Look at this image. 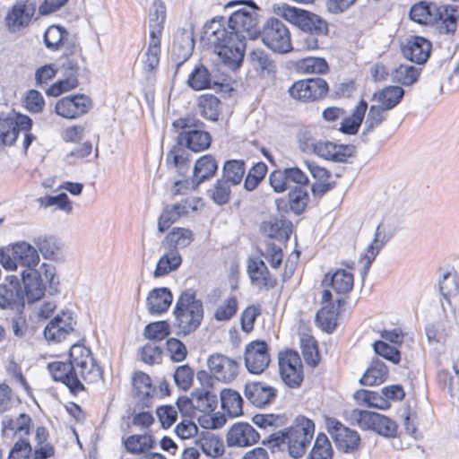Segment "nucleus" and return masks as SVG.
Here are the masks:
<instances>
[{
  "instance_id": "a19ab883",
  "label": "nucleus",
  "mask_w": 459,
  "mask_h": 459,
  "mask_svg": "<svg viewBox=\"0 0 459 459\" xmlns=\"http://www.w3.org/2000/svg\"><path fill=\"white\" fill-rule=\"evenodd\" d=\"M404 91L399 86H388L374 94L373 99L379 102L380 107L388 111L394 108L402 100Z\"/></svg>"
},
{
  "instance_id": "bb28decb",
  "label": "nucleus",
  "mask_w": 459,
  "mask_h": 459,
  "mask_svg": "<svg viewBox=\"0 0 459 459\" xmlns=\"http://www.w3.org/2000/svg\"><path fill=\"white\" fill-rule=\"evenodd\" d=\"M244 394L253 405L262 408L273 402L276 389L260 382H252L246 385Z\"/></svg>"
},
{
  "instance_id": "a211bd4d",
  "label": "nucleus",
  "mask_w": 459,
  "mask_h": 459,
  "mask_svg": "<svg viewBox=\"0 0 459 459\" xmlns=\"http://www.w3.org/2000/svg\"><path fill=\"white\" fill-rule=\"evenodd\" d=\"M328 91L327 82L319 77L295 82L289 89L290 96L302 101H314Z\"/></svg>"
},
{
  "instance_id": "4c0bfd02",
  "label": "nucleus",
  "mask_w": 459,
  "mask_h": 459,
  "mask_svg": "<svg viewBox=\"0 0 459 459\" xmlns=\"http://www.w3.org/2000/svg\"><path fill=\"white\" fill-rule=\"evenodd\" d=\"M307 166L311 176L316 180L311 187L313 195L317 196L324 195L333 187V185L329 181L331 177L330 172L314 162L307 163Z\"/></svg>"
},
{
  "instance_id": "69168bd1",
  "label": "nucleus",
  "mask_w": 459,
  "mask_h": 459,
  "mask_svg": "<svg viewBox=\"0 0 459 459\" xmlns=\"http://www.w3.org/2000/svg\"><path fill=\"white\" fill-rule=\"evenodd\" d=\"M64 79L56 82L47 90L48 95L57 97L78 86V77L68 74H64Z\"/></svg>"
},
{
  "instance_id": "13d9d810",
  "label": "nucleus",
  "mask_w": 459,
  "mask_h": 459,
  "mask_svg": "<svg viewBox=\"0 0 459 459\" xmlns=\"http://www.w3.org/2000/svg\"><path fill=\"white\" fill-rule=\"evenodd\" d=\"M38 203L43 207L56 206V209L70 213L73 210V205L68 196L65 193L57 195H45L38 199Z\"/></svg>"
},
{
  "instance_id": "09e8293b",
  "label": "nucleus",
  "mask_w": 459,
  "mask_h": 459,
  "mask_svg": "<svg viewBox=\"0 0 459 459\" xmlns=\"http://www.w3.org/2000/svg\"><path fill=\"white\" fill-rule=\"evenodd\" d=\"M211 82V74L204 65H196L187 79V84L195 91L208 89Z\"/></svg>"
},
{
  "instance_id": "f257e3e1",
  "label": "nucleus",
  "mask_w": 459,
  "mask_h": 459,
  "mask_svg": "<svg viewBox=\"0 0 459 459\" xmlns=\"http://www.w3.org/2000/svg\"><path fill=\"white\" fill-rule=\"evenodd\" d=\"M240 6L230 16L213 18L204 27V39L213 49L222 63L231 69L238 67L243 60L246 39H253L256 32L257 7L247 1H232L227 7Z\"/></svg>"
},
{
  "instance_id": "c85d7f7f",
  "label": "nucleus",
  "mask_w": 459,
  "mask_h": 459,
  "mask_svg": "<svg viewBox=\"0 0 459 459\" xmlns=\"http://www.w3.org/2000/svg\"><path fill=\"white\" fill-rule=\"evenodd\" d=\"M409 15L411 21L420 25L436 24L440 18L438 5L424 1L414 4L411 7Z\"/></svg>"
},
{
  "instance_id": "864d4df0",
  "label": "nucleus",
  "mask_w": 459,
  "mask_h": 459,
  "mask_svg": "<svg viewBox=\"0 0 459 459\" xmlns=\"http://www.w3.org/2000/svg\"><path fill=\"white\" fill-rule=\"evenodd\" d=\"M253 68L261 73L271 74L274 72L275 65L268 54L262 49H255L249 55Z\"/></svg>"
},
{
  "instance_id": "2eb2a0df",
  "label": "nucleus",
  "mask_w": 459,
  "mask_h": 459,
  "mask_svg": "<svg viewBox=\"0 0 459 459\" xmlns=\"http://www.w3.org/2000/svg\"><path fill=\"white\" fill-rule=\"evenodd\" d=\"M244 362L249 373L262 374L271 362L268 344L264 341L247 343L244 351Z\"/></svg>"
},
{
  "instance_id": "9d476101",
  "label": "nucleus",
  "mask_w": 459,
  "mask_h": 459,
  "mask_svg": "<svg viewBox=\"0 0 459 459\" xmlns=\"http://www.w3.org/2000/svg\"><path fill=\"white\" fill-rule=\"evenodd\" d=\"M263 43L273 52L284 54L292 49L290 32L277 18H270L261 31Z\"/></svg>"
},
{
  "instance_id": "58836bf2",
  "label": "nucleus",
  "mask_w": 459,
  "mask_h": 459,
  "mask_svg": "<svg viewBox=\"0 0 459 459\" xmlns=\"http://www.w3.org/2000/svg\"><path fill=\"white\" fill-rule=\"evenodd\" d=\"M218 169L217 162L213 156L204 155L199 158L193 170V183L196 186L212 178Z\"/></svg>"
},
{
  "instance_id": "052dcab7",
  "label": "nucleus",
  "mask_w": 459,
  "mask_h": 459,
  "mask_svg": "<svg viewBox=\"0 0 459 459\" xmlns=\"http://www.w3.org/2000/svg\"><path fill=\"white\" fill-rule=\"evenodd\" d=\"M333 449L328 437L325 434L316 437L308 459H332Z\"/></svg>"
},
{
  "instance_id": "b1692460",
  "label": "nucleus",
  "mask_w": 459,
  "mask_h": 459,
  "mask_svg": "<svg viewBox=\"0 0 459 459\" xmlns=\"http://www.w3.org/2000/svg\"><path fill=\"white\" fill-rule=\"evenodd\" d=\"M22 280L24 286V299L28 302L39 300L46 290V284L41 278V273L35 269H25L22 273Z\"/></svg>"
},
{
  "instance_id": "f3484780",
  "label": "nucleus",
  "mask_w": 459,
  "mask_h": 459,
  "mask_svg": "<svg viewBox=\"0 0 459 459\" xmlns=\"http://www.w3.org/2000/svg\"><path fill=\"white\" fill-rule=\"evenodd\" d=\"M92 107L90 97L84 94L66 96L58 100L55 112L66 119H75L87 114Z\"/></svg>"
},
{
  "instance_id": "c9c22d12",
  "label": "nucleus",
  "mask_w": 459,
  "mask_h": 459,
  "mask_svg": "<svg viewBox=\"0 0 459 459\" xmlns=\"http://www.w3.org/2000/svg\"><path fill=\"white\" fill-rule=\"evenodd\" d=\"M155 440L150 434L130 435L123 440V445L127 453L131 455H145L155 446Z\"/></svg>"
},
{
  "instance_id": "e433bc0d",
  "label": "nucleus",
  "mask_w": 459,
  "mask_h": 459,
  "mask_svg": "<svg viewBox=\"0 0 459 459\" xmlns=\"http://www.w3.org/2000/svg\"><path fill=\"white\" fill-rule=\"evenodd\" d=\"M368 109V103L361 100L354 108L351 117L342 119L339 130L345 134L353 135L359 132Z\"/></svg>"
},
{
  "instance_id": "4be33fe9",
  "label": "nucleus",
  "mask_w": 459,
  "mask_h": 459,
  "mask_svg": "<svg viewBox=\"0 0 459 459\" xmlns=\"http://www.w3.org/2000/svg\"><path fill=\"white\" fill-rule=\"evenodd\" d=\"M37 5L32 0H22L17 2L8 12L6 25L12 31H17L26 27L30 22Z\"/></svg>"
},
{
  "instance_id": "5701e85b",
  "label": "nucleus",
  "mask_w": 459,
  "mask_h": 459,
  "mask_svg": "<svg viewBox=\"0 0 459 459\" xmlns=\"http://www.w3.org/2000/svg\"><path fill=\"white\" fill-rule=\"evenodd\" d=\"M260 439L258 432L248 423H235L227 433L229 446L246 447L256 444Z\"/></svg>"
},
{
  "instance_id": "ddd939ff",
  "label": "nucleus",
  "mask_w": 459,
  "mask_h": 459,
  "mask_svg": "<svg viewBox=\"0 0 459 459\" xmlns=\"http://www.w3.org/2000/svg\"><path fill=\"white\" fill-rule=\"evenodd\" d=\"M202 205V200L196 196H190L181 202L166 205L159 218V231H166L179 218L191 212H196Z\"/></svg>"
},
{
  "instance_id": "0eeeda50",
  "label": "nucleus",
  "mask_w": 459,
  "mask_h": 459,
  "mask_svg": "<svg viewBox=\"0 0 459 459\" xmlns=\"http://www.w3.org/2000/svg\"><path fill=\"white\" fill-rule=\"evenodd\" d=\"M172 125L183 130L178 137L180 145H185L195 152L206 150L210 146L211 135L200 129L204 124L197 118L187 116L174 121Z\"/></svg>"
},
{
  "instance_id": "ea45409f",
  "label": "nucleus",
  "mask_w": 459,
  "mask_h": 459,
  "mask_svg": "<svg viewBox=\"0 0 459 459\" xmlns=\"http://www.w3.org/2000/svg\"><path fill=\"white\" fill-rule=\"evenodd\" d=\"M221 402L222 409L230 417L240 416L243 412V399L235 390L224 388L221 392Z\"/></svg>"
},
{
  "instance_id": "37998d69",
  "label": "nucleus",
  "mask_w": 459,
  "mask_h": 459,
  "mask_svg": "<svg viewBox=\"0 0 459 459\" xmlns=\"http://www.w3.org/2000/svg\"><path fill=\"white\" fill-rule=\"evenodd\" d=\"M245 171L244 160H230L223 165L221 178L233 186H238L241 183Z\"/></svg>"
},
{
  "instance_id": "0e129e2a",
  "label": "nucleus",
  "mask_w": 459,
  "mask_h": 459,
  "mask_svg": "<svg viewBox=\"0 0 459 459\" xmlns=\"http://www.w3.org/2000/svg\"><path fill=\"white\" fill-rule=\"evenodd\" d=\"M267 172V166L264 162H257L247 172L245 178L244 187L247 191H253L264 179Z\"/></svg>"
},
{
  "instance_id": "1a4fd4ad",
  "label": "nucleus",
  "mask_w": 459,
  "mask_h": 459,
  "mask_svg": "<svg viewBox=\"0 0 459 459\" xmlns=\"http://www.w3.org/2000/svg\"><path fill=\"white\" fill-rule=\"evenodd\" d=\"M351 420L366 430H372L385 437H394L397 434L398 426L392 419L369 411L353 409L350 412Z\"/></svg>"
},
{
  "instance_id": "dca6fc26",
  "label": "nucleus",
  "mask_w": 459,
  "mask_h": 459,
  "mask_svg": "<svg viewBox=\"0 0 459 459\" xmlns=\"http://www.w3.org/2000/svg\"><path fill=\"white\" fill-rule=\"evenodd\" d=\"M207 366L211 375L219 382L229 384L237 377L239 365L224 354L213 353L207 359Z\"/></svg>"
},
{
  "instance_id": "cd10ccee",
  "label": "nucleus",
  "mask_w": 459,
  "mask_h": 459,
  "mask_svg": "<svg viewBox=\"0 0 459 459\" xmlns=\"http://www.w3.org/2000/svg\"><path fill=\"white\" fill-rule=\"evenodd\" d=\"M333 295L329 290L322 293L323 307L316 313V319L322 329L331 333L335 329L338 319V309L331 303Z\"/></svg>"
},
{
  "instance_id": "7ed1b4c3",
  "label": "nucleus",
  "mask_w": 459,
  "mask_h": 459,
  "mask_svg": "<svg viewBox=\"0 0 459 459\" xmlns=\"http://www.w3.org/2000/svg\"><path fill=\"white\" fill-rule=\"evenodd\" d=\"M315 430L313 421L304 416L296 418L295 424L286 431H278L269 436L263 444L273 453L288 450L290 456L299 458L306 452Z\"/></svg>"
},
{
  "instance_id": "aec40b11",
  "label": "nucleus",
  "mask_w": 459,
  "mask_h": 459,
  "mask_svg": "<svg viewBox=\"0 0 459 459\" xmlns=\"http://www.w3.org/2000/svg\"><path fill=\"white\" fill-rule=\"evenodd\" d=\"M327 428L336 447L343 452L350 453L359 449L360 437L356 430H352L335 420H329Z\"/></svg>"
},
{
  "instance_id": "6ab92c4d",
  "label": "nucleus",
  "mask_w": 459,
  "mask_h": 459,
  "mask_svg": "<svg viewBox=\"0 0 459 459\" xmlns=\"http://www.w3.org/2000/svg\"><path fill=\"white\" fill-rule=\"evenodd\" d=\"M280 374L286 385L290 387L299 386L302 380V364L299 355L293 351L279 354Z\"/></svg>"
},
{
  "instance_id": "c03bdc74",
  "label": "nucleus",
  "mask_w": 459,
  "mask_h": 459,
  "mask_svg": "<svg viewBox=\"0 0 459 459\" xmlns=\"http://www.w3.org/2000/svg\"><path fill=\"white\" fill-rule=\"evenodd\" d=\"M388 369L384 362L373 360L365 374L360 378L364 385H377L382 384L387 377Z\"/></svg>"
},
{
  "instance_id": "9b49d317",
  "label": "nucleus",
  "mask_w": 459,
  "mask_h": 459,
  "mask_svg": "<svg viewBox=\"0 0 459 459\" xmlns=\"http://www.w3.org/2000/svg\"><path fill=\"white\" fill-rule=\"evenodd\" d=\"M397 227L391 220H383L376 229L374 239L360 255L359 262L363 264L361 273L366 275L371 264L378 255L381 248L395 235Z\"/></svg>"
},
{
  "instance_id": "c756f323",
  "label": "nucleus",
  "mask_w": 459,
  "mask_h": 459,
  "mask_svg": "<svg viewBox=\"0 0 459 459\" xmlns=\"http://www.w3.org/2000/svg\"><path fill=\"white\" fill-rule=\"evenodd\" d=\"M194 47L193 31L186 29L178 30L171 48L172 56L178 61V65H180L192 56Z\"/></svg>"
},
{
  "instance_id": "6e6552de",
  "label": "nucleus",
  "mask_w": 459,
  "mask_h": 459,
  "mask_svg": "<svg viewBox=\"0 0 459 459\" xmlns=\"http://www.w3.org/2000/svg\"><path fill=\"white\" fill-rule=\"evenodd\" d=\"M39 263L37 248L28 242L21 241L13 244L11 248H0V264L5 270L15 271L18 265L35 269Z\"/></svg>"
},
{
  "instance_id": "2f4dec72",
  "label": "nucleus",
  "mask_w": 459,
  "mask_h": 459,
  "mask_svg": "<svg viewBox=\"0 0 459 459\" xmlns=\"http://www.w3.org/2000/svg\"><path fill=\"white\" fill-rule=\"evenodd\" d=\"M30 422V417L25 413H21L15 419L5 416L1 422L3 435L10 438L16 436L22 438L29 434Z\"/></svg>"
},
{
  "instance_id": "412c9836",
  "label": "nucleus",
  "mask_w": 459,
  "mask_h": 459,
  "mask_svg": "<svg viewBox=\"0 0 459 459\" xmlns=\"http://www.w3.org/2000/svg\"><path fill=\"white\" fill-rule=\"evenodd\" d=\"M23 307L24 294L20 281L15 275H10L0 284V308L19 311Z\"/></svg>"
},
{
  "instance_id": "49530a36",
  "label": "nucleus",
  "mask_w": 459,
  "mask_h": 459,
  "mask_svg": "<svg viewBox=\"0 0 459 459\" xmlns=\"http://www.w3.org/2000/svg\"><path fill=\"white\" fill-rule=\"evenodd\" d=\"M133 386L136 397L143 401V404L149 406L151 394L153 392L150 377L143 373H135L133 377Z\"/></svg>"
},
{
  "instance_id": "72a5a7b5",
  "label": "nucleus",
  "mask_w": 459,
  "mask_h": 459,
  "mask_svg": "<svg viewBox=\"0 0 459 459\" xmlns=\"http://www.w3.org/2000/svg\"><path fill=\"white\" fill-rule=\"evenodd\" d=\"M45 259L60 260L63 257L62 249L63 243L60 239L54 236H39L33 240Z\"/></svg>"
},
{
  "instance_id": "680f3d73",
  "label": "nucleus",
  "mask_w": 459,
  "mask_h": 459,
  "mask_svg": "<svg viewBox=\"0 0 459 459\" xmlns=\"http://www.w3.org/2000/svg\"><path fill=\"white\" fill-rule=\"evenodd\" d=\"M238 311V300L235 296H230L223 300L215 309L213 317L217 321H228Z\"/></svg>"
},
{
  "instance_id": "a18cd8bd",
  "label": "nucleus",
  "mask_w": 459,
  "mask_h": 459,
  "mask_svg": "<svg viewBox=\"0 0 459 459\" xmlns=\"http://www.w3.org/2000/svg\"><path fill=\"white\" fill-rule=\"evenodd\" d=\"M182 263V258L177 249H171L163 255L157 263L153 273L155 278L163 276L171 271L177 270Z\"/></svg>"
},
{
  "instance_id": "a878e982",
  "label": "nucleus",
  "mask_w": 459,
  "mask_h": 459,
  "mask_svg": "<svg viewBox=\"0 0 459 459\" xmlns=\"http://www.w3.org/2000/svg\"><path fill=\"white\" fill-rule=\"evenodd\" d=\"M247 273L253 285L259 289H272L276 285V279L270 273L264 260L249 259Z\"/></svg>"
},
{
  "instance_id": "4468645a",
  "label": "nucleus",
  "mask_w": 459,
  "mask_h": 459,
  "mask_svg": "<svg viewBox=\"0 0 459 459\" xmlns=\"http://www.w3.org/2000/svg\"><path fill=\"white\" fill-rule=\"evenodd\" d=\"M31 119L21 114H0V146L12 145L15 143L21 131H30Z\"/></svg>"
},
{
  "instance_id": "4d7b16f0",
  "label": "nucleus",
  "mask_w": 459,
  "mask_h": 459,
  "mask_svg": "<svg viewBox=\"0 0 459 459\" xmlns=\"http://www.w3.org/2000/svg\"><path fill=\"white\" fill-rule=\"evenodd\" d=\"M386 119V110L378 105L370 106L364 122L363 134H369Z\"/></svg>"
},
{
  "instance_id": "f03ea898",
  "label": "nucleus",
  "mask_w": 459,
  "mask_h": 459,
  "mask_svg": "<svg viewBox=\"0 0 459 459\" xmlns=\"http://www.w3.org/2000/svg\"><path fill=\"white\" fill-rule=\"evenodd\" d=\"M48 369L55 381L65 384L73 394L83 391V383H95L101 377L91 350L81 344L70 348L69 362L54 361Z\"/></svg>"
},
{
  "instance_id": "473e14b6",
  "label": "nucleus",
  "mask_w": 459,
  "mask_h": 459,
  "mask_svg": "<svg viewBox=\"0 0 459 459\" xmlns=\"http://www.w3.org/2000/svg\"><path fill=\"white\" fill-rule=\"evenodd\" d=\"M323 284L331 286L338 295H345L353 289V274L344 269H338L333 274H326Z\"/></svg>"
},
{
  "instance_id": "3c124183",
  "label": "nucleus",
  "mask_w": 459,
  "mask_h": 459,
  "mask_svg": "<svg viewBox=\"0 0 459 459\" xmlns=\"http://www.w3.org/2000/svg\"><path fill=\"white\" fill-rule=\"evenodd\" d=\"M67 36H69V32L64 27L50 25L45 31L44 42L48 49L56 51L60 49Z\"/></svg>"
},
{
  "instance_id": "f8f14e48",
  "label": "nucleus",
  "mask_w": 459,
  "mask_h": 459,
  "mask_svg": "<svg viewBox=\"0 0 459 459\" xmlns=\"http://www.w3.org/2000/svg\"><path fill=\"white\" fill-rule=\"evenodd\" d=\"M75 325L74 313L69 309L62 310L45 326L44 337L48 342H61L74 331Z\"/></svg>"
},
{
  "instance_id": "8fccbe9b",
  "label": "nucleus",
  "mask_w": 459,
  "mask_h": 459,
  "mask_svg": "<svg viewBox=\"0 0 459 459\" xmlns=\"http://www.w3.org/2000/svg\"><path fill=\"white\" fill-rule=\"evenodd\" d=\"M220 100L212 94H204L198 98V109L206 119L215 121L219 116Z\"/></svg>"
},
{
  "instance_id": "de8ad7c7",
  "label": "nucleus",
  "mask_w": 459,
  "mask_h": 459,
  "mask_svg": "<svg viewBox=\"0 0 459 459\" xmlns=\"http://www.w3.org/2000/svg\"><path fill=\"white\" fill-rule=\"evenodd\" d=\"M441 25L439 27L440 32L454 33L457 28V20L459 19V12L455 5H441L438 6Z\"/></svg>"
},
{
  "instance_id": "bf43d9fd",
  "label": "nucleus",
  "mask_w": 459,
  "mask_h": 459,
  "mask_svg": "<svg viewBox=\"0 0 459 459\" xmlns=\"http://www.w3.org/2000/svg\"><path fill=\"white\" fill-rule=\"evenodd\" d=\"M231 186L230 184L222 178H219L213 185V187L208 191L209 195L216 204H225L230 201Z\"/></svg>"
},
{
  "instance_id": "6e6d98bb",
  "label": "nucleus",
  "mask_w": 459,
  "mask_h": 459,
  "mask_svg": "<svg viewBox=\"0 0 459 459\" xmlns=\"http://www.w3.org/2000/svg\"><path fill=\"white\" fill-rule=\"evenodd\" d=\"M193 240V232L185 228H174L166 237V241L174 247L173 249L188 247Z\"/></svg>"
},
{
  "instance_id": "f704fd0d",
  "label": "nucleus",
  "mask_w": 459,
  "mask_h": 459,
  "mask_svg": "<svg viewBox=\"0 0 459 459\" xmlns=\"http://www.w3.org/2000/svg\"><path fill=\"white\" fill-rule=\"evenodd\" d=\"M172 302V294L167 288H156L147 296V307L151 314H161L168 310Z\"/></svg>"
},
{
  "instance_id": "7c9ffc66",
  "label": "nucleus",
  "mask_w": 459,
  "mask_h": 459,
  "mask_svg": "<svg viewBox=\"0 0 459 459\" xmlns=\"http://www.w3.org/2000/svg\"><path fill=\"white\" fill-rule=\"evenodd\" d=\"M352 146L335 144L328 141H319L314 153L325 160L344 162L352 155Z\"/></svg>"
},
{
  "instance_id": "79ce46f5",
  "label": "nucleus",
  "mask_w": 459,
  "mask_h": 459,
  "mask_svg": "<svg viewBox=\"0 0 459 459\" xmlns=\"http://www.w3.org/2000/svg\"><path fill=\"white\" fill-rule=\"evenodd\" d=\"M150 36L151 37H161L163 24L166 19V7L160 0L153 2L150 14Z\"/></svg>"
},
{
  "instance_id": "39448f33",
  "label": "nucleus",
  "mask_w": 459,
  "mask_h": 459,
  "mask_svg": "<svg viewBox=\"0 0 459 459\" xmlns=\"http://www.w3.org/2000/svg\"><path fill=\"white\" fill-rule=\"evenodd\" d=\"M176 325L181 333L188 334L195 332L204 318V307L201 300L195 298L192 290H186L178 298L174 309Z\"/></svg>"
},
{
  "instance_id": "338daca9",
  "label": "nucleus",
  "mask_w": 459,
  "mask_h": 459,
  "mask_svg": "<svg viewBox=\"0 0 459 459\" xmlns=\"http://www.w3.org/2000/svg\"><path fill=\"white\" fill-rule=\"evenodd\" d=\"M160 38L151 37L149 40V46L145 53L146 58L143 61L144 65L148 70H152L158 66L160 62Z\"/></svg>"
},
{
  "instance_id": "393cba45",
  "label": "nucleus",
  "mask_w": 459,
  "mask_h": 459,
  "mask_svg": "<svg viewBox=\"0 0 459 459\" xmlns=\"http://www.w3.org/2000/svg\"><path fill=\"white\" fill-rule=\"evenodd\" d=\"M431 44L426 39L414 36L410 38L403 47V55L408 60L416 64H424L429 57Z\"/></svg>"
},
{
  "instance_id": "20e7f679",
  "label": "nucleus",
  "mask_w": 459,
  "mask_h": 459,
  "mask_svg": "<svg viewBox=\"0 0 459 459\" xmlns=\"http://www.w3.org/2000/svg\"><path fill=\"white\" fill-rule=\"evenodd\" d=\"M291 222L278 218H271L261 224V231L269 240L265 242V247L262 255L270 264L272 268H278L283 259V253L281 246L273 242L276 239L280 242H285L289 239L291 233Z\"/></svg>"
},
{
  "instance_id": "603ef678",
  "label": "nucleus",
  "mask_w": 459,
  "mask_h": 459,
  "mask_svg": "<svg viewBox=\"0 0 459 459\" xmlns=\"http://www.w3.org/2000/svg\"><path fill=\"white\" fill-rule=\"evenodd\" d=\"M420 70L410 65H400L392 73L394 82L404 86L413 84L419 78Z\"/></svg>"
},
{
  "instance_id": "5fc2aeb1",
  "label": "nucleus",
  "mask_w": 459,
  "mask_h": 459,
  "mask_svg": "<svg viewBox=\"0 0 459 459\" xmlns=\"http://www.w3.org/2000/svg\"><path fill=\"white\" fill-rule=\"evenodd\" d=\"M202 451L208 456L216 458L224 453V443L214 434H208L200 441Z\"/></svg>"
},
{
  "instance_id": "423d86ee",
  "label": "nucleus",
  "mask_w": 459,
  "mask_h": 459,
  "mask_svg": "<svg viewBox=\"0 0 459 459\" xmlns=\"http://www.w3.org/2000/svg\"><path fill=\"white\" fill-rule=\"evenodd\" d=\"M273 11L274 14L299 27L303 32L317 35H326L328 32L326 22L310 12L292 7L287 4H274Z\"/></svg>"
},
{
  "instance_id": "e2e57ef3",
  "label": "nucleus",
  "mask_w": 459,
  "mask_h": 459,
  "mask_svg": "<svg viewBox=\"0 0 459 459\" xmlns=\"http://www.w3.org/2000/svg\"><path fill=\"white\" fill-rule=\"evenodd\" d=\"M297 68L303 73L324 74L328 69V65L324 58L306 57L297 62Z\"/></svg>"
},
{
  "instance_id": "774afa93",
  "label": "nucleus",
  "mask_w": 459,
  "mask_h": 459,
  "mask_svg": "<svg viewBox=\"0 0 459 459\" xmlns=\"http://www.w3.org/2000/svg\"><path fill=\"white\" fill-rule=\"evenodd\" d=\"M439 290L446 299L455 297L459 292V279L451 273H446L439 281Z\"/></svg>"
}]
</instances>
